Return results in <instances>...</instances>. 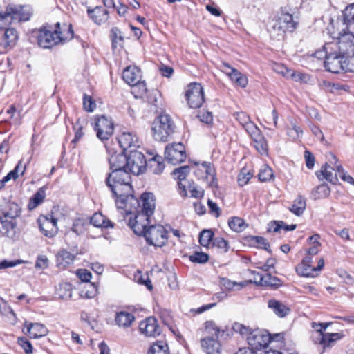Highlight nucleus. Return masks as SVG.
Returning <instances> with one entry per match:
<instances>
[{"instance_id": "obj_3", "label": "nucleus", "mask_w": 354, "mask_h": 354, "mask_svg": "<svg viewBox=\"0 0 354 354\" xmlns=\"http://www.w3.org/2000/svg\"><path fill=\"white\" fill-rule=\"evenodd\" d=\"M123 175H118L116 178L111 177L109 173L106 178V184L111 189L114 197L116 198L115 203L118 209L127 208L126 202L138 204V199L133 194V189L131 184V178L129 174V180H124Z\"/></svg>"}, {"instance_id": "obj_36", "label": "nucleus", "mask_w": 354, "mask_h": 354, "mask_svg": "<svg viewBox=\"0 0 354 354\" xmlns=\"http://www.w3.org/2000/svg\"><path fill=\"white\" fill-rule=\"evenodd\" d=\"M249 281L240 283L232 281L227 278H221L220 284L227 290H239L248 284Z\"/></svg>"}, {"instance_id": "obj_28", "label": "nucleus", "mask_w": 354, "mask_h": 354, "mask_svg": "<svg viewBox=\"0 0 354 354\" xmlns=\"http://www.w3.org/2000/svg\"><path fill=\"white\" fill-rule=\"evenodd\" d=\"M201 346L207 354H221V345L214 337H207L202 339Z\"/></svg>"}, {"instance_id": "obj_64", "label": "nucleus", "mask_w": 354, "mask_h": 354, "mask_svg": "<svg viewBox=\"0 0 354 354\" xmlns=\"http://www.w3.org/2000/svg\"><path fill=\"white\" fill-rule=\"evenodd\" d=\"M76 274L77 277L83 282H88L91 279V273L85 269L78 270Z\"/></svg>"}, {"instance_id": "obj_27", "label": "nucleus", "mask_w": 354, "mask_h": 354, "mask_svg": "<svg viewBox=\"0 0 354 354\" xmlns=\"http://www.w3.org/2000/svg\"><path fill=\"white\" fill-rule=\"evenodd\" d=\"M123 80L129 84H135L141 80V71L135 66H127L122 73Z\"/></svg>"}, {"instance_id": "obj_14", "label": "nucleus", "mask_w": 354, "mask_h": 354, "mask_svg": "<svg viewBox=\"0 0 354 354\" xmlns=\"http://www.w3.org/2000/svg\"><path fill=\"white\" fill-rule=\"evenodd\" d=\"M165 158L172 165L183 162L186 158L184 145L179 142L167 146L165 151Z\"/></svg>"}, {"instance_id": "obj_56", "label": "nucleus", "mask_w": 354, "mask_h": 354, "mask_svg": "<svg viewBox=\"0 0 354 354\" xmlns=\"http://www.w3.org/2000/svg\"><path fill=\"white\" fill-rule=\"evenodd\" d=\"M84 109L88 112H93L96 108V104L91 96L85 95L83 98Z\"/></svg>"}, {"instance_id": "obj_17", "label": "nucleus", "mask_w": 354, "mask_h": 354, "mask_svg": "<svg viewBox=\"0 0 354 354\" xmlns=\"http://www.w3.org/2000/svg\"><path fill=\"white\" fill-rule=\"evenodd\" d=\"M311 263L312 257L306 255L304 258L301 263L296 268L298 274L304 277H314L315 272L319 271L323 268L324 266V261L323 259H319L316 267L312 266Z\"/></svg>"}, {"instance_id": "obj_52", "label": "nucleus", "mask_w": 354, "mask_h": 354, "mask_svg": "<svg viewBox=\"0 0 354 354\" xmlns=\"http://www.w3.org/2000/svg\"><path fill=\"white\" fill-rule=\"evenodd\" d=\"M254 147L259 151V153H260L262 155L267 154L268 146L264 137L261 138L259 140L254 141Z\"/></svg>"}, {"instance_id": "obj_12", "label": "nucleus", "mask_w": 354, "mask_h": 354, "mask_svg": "<svg viewBox=\"0 0 354 354\" xmlns=\"http://www.w3.org/2000/svg\"><path fill=\"white\" fill-rule=\"evenodd\" d=\"M185 97L191 108L200 107L204 102V93L202 86L198 83L190 84L187 86Z\"/></svg>"}, {"instance_id": "obj_46", "label": "nucleus", "mask_w": 354, "mask_h": 354, "mask_svg": "<svg viewBox=\"0 0 354 354\" xmlns=\"http://www.w3.org/2000/svg\"><path fill=\"white\" fill-rule=\"evenodd\" d=\"M344 22L346 25L354 24V3L347 6L343 12Z\"/></svg>"}, {"instance_id": "obj_21", "label": "nucleus", "mask_w": 354, "mask_h": 354, "mask_svg": "<svg viewBox=\"0 0 354 354\" xmlns=\"http://www.w3.org/2000/svg\"><path fill=\"white\" fill-rule=\"evenodd\" d=\"M139 328L142 334L148 337H156L160 333V328L154 317H149L142 321Z\"/></svg>"}, {"instance_id": "obj_8", "label": "nucleus", "mask_w": 354, "mask_h": 354, "mask_svg": "<svg viewBox=\"0 0 354 354\" xmlns=\"http://www.w3.org/2000/svg\"><path fill=\"white\" fill-rule=\"evenodd\" d=\"M147 243L156 247H162L167 241V231L161 225H152L142 234Z\"/></svg>"}, {"instance_id": "obj_9", "label": "nucleus", "mask_w": 354, "mask_h": 354, "mask_svg": "<svg viewBox=\"0 0 354 354\" xmlns=\"http://www.w3.org/2000/svg\"><path fill=\"white\" fill-rule=\"evenodd\" d=\"M126 171L130 174L139 175L146 169L147 161L142 153L135 149H131L127 155Z\"/></svg>"}, {"instance_id": "obj_43", "label": "nucleus", "mask_w": 354, "mask_h": 354, "mask_svg": "<svg viewBox=\"0 0 354 354\" xmlns=\"http://www.w3.org/2000/svg\"><path fill=\"white\" fill-rule=\"evenodd\" d=\"M233 115L245 130L248 129L249 124H254V122L251 121L250 116L245 112H236Z\"/></svg>"}, {"instance_id": "obj_58", "label": "nucleus", "mask_w": 354, "mask_h": 354, "mask_svg": "<svg viewBox=\"0 0 354 354\" xmlns=\"http://www.w3.org/2000/svg\"><path fill=\"white\" fill-rule=\"evenodd\" d=\"M18 344L24 350L26 353L30 354L32 353V346L26 337H19Z\"/></svg>"}, {"instance_id": "obj_11", "label": "nucleus", "mask_w": 354, "mask_h": 354, "mask_svg": "<svg viewBox=\"0 0 354 354\" xmlns=\"http://www.w3.org/2000/svg\"><path fill=\"white\" fill-rule=\"evenodd\" d=\"M127 154L123 153H112L109 158V168L111 170V177L116 178L123 175V181L129 180V173L125 170L127 165Z\"/></svg>"}, {"instance_id": "obj_10", "label": "nucleus", "mask_w": 354, "mask_h": 354, "mask_svg": "<svg viewBox=\"0 0 354 354\" xmlns=\"http://www.w3.org/2000/svg\"><path fill=\"white\" fill-rule=\"evenodd\" d=\"M138 204L131 203L126 202L127 205V208H123L127 214L132 213V209L129 208V206H133L136 211H140V213L145 214L148 216H151L154 212L155 209V198L151 193H144L142 194L140 199L138 200Z\"/></svg>"}, {"instance_id": "obj_53", "label": "nucleus", "mask_w": 354, "mask_h": 354, "mask_svg": "<svg viewBox=\"0 0 354 354\" xmlns=\"http://www.w3.org/2000/svg\"><path fill=\"white\" fill-rule=\"evenodd\" d=\"M209 259V257L206 253L196 252L189 257V260L194 263H204Z\"/></svg>"}, {"instance_id": "obj_18", "label": "nucleus", "mask_w": 354, "mask_h": 354, "mask_svg": "<svg viewBox=\"0 0 354 354\" xmlns=\"http://www.w3.org/2000/svg\"><path fill=\"white\" fill-rule=\"evenodd\" d=\"M149 216L136 211L133 218L129 221V226L133 232L139 236L142 235L149 224Z\"/></svg>"}, {"instance_id": "obj_42", "label": "nucleus", "mask_w": 354, "mask_h": 354, "mask_svg": "<svg viewBox=\"0 0 354 354\" xmlns=\"http://www.w3.org/2000/svg\"><path fill=\"white\" fill-rule=\"evenodd\" d=\"M57 294L62 299H70L72 297L71 285L68 283H61L57 290Z\"/></svg>"}, {"instance_id": "obj_25", "label": "nucleus", "mask_w": 354, "mask_h": 354, "mask_svg": "<svg viewBox=\"0 0 354 354\" xmlns=\"http://www.w3.org/2000/svg\"><path fill=\"white\" fill-rule=\"evenodd\" d=\"M190 169L188 166H183L178 169H175L173 171V174L176 178L178 182L179 193L181 196L185 197L187 196V190L186 185L183 183V181L185 180L187 175L189 173Z\"/></svg>"}, {"instance_id": "obj_30", "label": "nucleus", "mask_w": 354, "mask_h": 354, "mask_svg": "<svg viewBox=\"0 0 354 354\" xmlns=\"http://www.w3.org/2000/svg\"><path fill=\"white\" fill-rule=\"evenodd\" d=\"M268 306L279 317H285L290 311L288 306L276 299H270L268 301Z\"/></svg>"}, {"instance_id": "obj_55", "label": "nucleus", "mask_w": 354, "mask_h": 354, "mask_svg": "<svg viewBox=\"0 0 354 354\" xmlns=\"http://www.w3.org/2000/svg\"><path fill=\"white\" fill-rule=\"evenodd\" d=\"M168 351V346L166 342L160 341L153 344L148 351V354H153L155 352Z\"/></svg>"}, {"instance_id": "obj_61", "label": "nucleus", "mask_w": 354, "mask_h": 354, "mask_svg": "<svg viewBox=\"0 0 354 354\" xmlns=\"http://www.w3.org/2000/svg\"><path fill=\"white\" fill-rule=\"evenodd\" d=\"M337 171L339 173L340 178L351 185H354V178L350 175L346 174L341 165H336Z\"/></svg>"}, {"instance_id": "obj_29", "label": "nucleus", "mask_w": 354, "mask_h": 354, "mask_svg": "<svg viewBox=\"0 0 354 354\" xmlns=\"http://www.w3.org/2000/svg\"><path fill=\"white\" fill-rule=\"evenodd\" d=\"M90 17L97 24H104L109 19V12L106 9L101 6H96L93 10H88Z\"/></svg>"}, {"instance_id": "obj_41", "label": "nucleus", "mask_w": 354, "mask_h": 354, "mask_svg": "<svg viewBox=\"0 0 354 354\" xmlns=\"http://www.w3.org/2000/svg\"><path fill=\"white\" fill-rule=\"evenodd\" d=\"M26 167V165H22V161L20 160L15 168L5 176V181H9L10 179L15 180L19 175H23Z\"/></svg>"}, {"instance_id": "obj_32", "label": "nucleus", "mask_w": 354, "mask_h": 354, "mask_svg": "<svg viewBox=\"0 0 354 354\" xmlns=\"http://www.w3.org/2000/svg\"><path fill=\"white\" fill-rule=\"evenodd\" d=\"M90 223L96 227H113L111 222L101 213H95L90 218Z\"/></svg>"}, {"instance_id": "obj_37", "label": "nucleus", "mask_w": 354, "mask_h": 354, "mask_svg": "<svg viewBox=\"0 0 354 354\" xmlns=\"http://www.w3.org/2000/svg\"><path fill=\"white\" fill-rule=\"evenodd\" d=\"M149 164L150 169L155 174H161L165 168L162 157L160 156H153L149 160Z\"/></svg>"}, {"instance_id": "obj_51", "label": "nucleus", "mask_w": 354, "mask_h": 354, "mask_svg": "<svg viewBox=\"0 0 354 354\" xmlns=\"http://www.w3.org/2000/svg\"><path fill=\"white\" fill-rule=\"evenodd\" d=\"M280 285V280L272 276L270 274H265L263 275V286H277Z\"/></svg>"}, {"instance_id": "obj_33", "label": "nucleus", "mask_w": 354, "mask_h": 354, "mask_svg": "<svg viewBox=\"0 0 354 354\" xmlns=\"http://www.w3.org/2000/svg\"><path fill=\"white\" fill-rule=\"evenodd\" d=\"M74 256L66 250H61L57 255V266L61 268H65L73 263Z\"/></svg>"}, {"instance_id": "obj_38", "label": "nucleus", "mask_w": 354, "mask_h": 354, "mask_svg": "<svg viewBox=\"0 0 354 354\" xmlns=\"http://www.w3.org/2000/svg\"><path fill=\"white\" fill-rule=\"evenodd\" d=\"M330 194V189L326 183H322L318 185L312 191V196L315 200L326 198Z\"/></svg>"}, {"instance_id": "obj_4", "label": "nucleus", "mask_w": 354, "mask_h": 354, "mask_svg": "<svg viewBox=\"0 0 354 354\" xmlns=\"http://www.w3.org/2000/svg\"><path fill=\"white\" fill-rule=\"evenodd\" d=\"M31 15L32 12L28 6L8 5L6 8L5 12H0V29L6 28L12 22L28 21Z\"/></svg>"}, {"instance_id": "obj_59", "label": "nucleus", "mask_w": 354, "mask_h": 354, "mask_svg": "<svg viewBox=\"0 0 354 354\" xmlns=\"http://www.w3.org/2000/svg\"><path fill=\"white\" fill-rule=\"evenodd\" d=\"M201 166L207 175V178H210L213 180L215 178V170L212 164L209 162H203Z\"/></svg>"}, {"instance_id": "obj_19", "label": "nucleus", "mask_w": 354, "mask_h": 354, "mask_svg": "<svg viewBox=\"0 0 354 354\" xmlns=\"http://www.w3.org/2000/svg\"><path fill=\"white\" fill-rule=\"evenodd\" d=\"M343 335L339 333H324L321 332H314L312 338L315 344H320L324 348L330 347L333 344L342 339Z\"/></svg>"}, {"instance_id": "obj_54", "label": "nucleus", "mask_w": 354, "mask_h": 354, "mask_svg": "<svg viewBox=\"0 0 354 354\" xmlns=\"http://www.w3.org/2000/svg\"><path fill=\"white\" fill-rule=\"evenodd\" d=\"M252 174L246 170L243 169L238 176V183L240 186L246 185L252 178Z\"/></svg>"}, {"instance_id": "obj_24", "label": "nucleus", "mask_w": 354, "mask_h": 354, "mask_svg": "<svg viewBox=\"0 0 354 354\" xmlns=\"http://www.w3.org/2000/svg\"><path fill=\"white\" fill-rule=\"evenodd\" d=\"M25 325L27 327L26 334L29 335L30 338H39L46 336L48 333V328L42 324L39 323H28L25 322Z\"/></svg>"}, {"instance_id": "obj_49", "label": "nucleus", "mask_w": 354, "mask_h": 354, "mask_svg": "<svg viewBox=\"0 0 354 354\" xmlns=\"http://www.w3.org/2000/svg\"><path fill=\"white\" fill-rule=\"evenodd\" d=\"M86 222L82 218H76L72 225L71 231L77 235L82 234L85 230Z\"/></svg>"}, {"instance_id": "obj_31", "label": "nucleus", "mask_w": 354, "mask_h": 354, "mask_svg": "<svg viewBox=\"0 0 354 354\" xmlns=\"http://www.w3.org/2000/svg\"><path fill=\"white\" fill-rule=\"evenodd\" d=\"M134 316L127 311H120L116 313L115 322L119 327L128 328L134 321Z\"/></svg>"}, {"instance_id": "obj_57", "label": "nucleus", "mask_w": 354, "mask_h": 354, "mask_svg": "<svg viewBox=\"0 0 354 354\" xmlns=\"http://www.w3.org/2000/svg\"><path fill=\"white\" fill-rule=\"evenodd\" d=\"M272 226L274 232H279L281 229H283L285 231H291L296 228V225H286L282 221H274Z\"/></svg>"}, {"instance_id": "obj_2", "label": "nucleus", "mask_w": 354, "mask_h": 354, "mask_svg": "<svg viewBox=\"0 0 354 354\" xmlns=\"http://www.w3.org/2000/svg\"><path fill=\"white\" fill-rule=\"evenodd\" d=\"M21 209L15 203H8L2 209L1 233L11 239H18L22 227Z\"/></svg>"}, {"instance_id": "obj_13", "label": "nucleus", "mask_w": 354, "mask_h": 354, "mask_svg": "<svg viewBox=\"0 0 354 354\" xmlns=\"http://www.w3.org/2000/svg\"><path fill=\"white\" fill-rule=\"evenodd\" d=\"M95 120V129L97 132V137L101 140H108L114 131L112 120L104 115L98 116Z\"/></svg>"}, {"instance_id": "obj_6", "label": "nucleus", "mask_w": 354, "mask_h": 354, "mask_svg": "<svg viewBox=\"0 0 354 354\" xmlns=\"http://www.w3.org/2000/svg\"><path fill=\"white\" fill-rule=\"evenodd\" d=\"M332 37L335 39L330 42L326 43L330 47L341 54L343 57L349 59L354 57V35L351 32L331 33Z\"/></svg>"}, {"instance_id": "obj_44", "label": "nucleus", "mask_w": 354, "mask_h": 354, "mask_svg": "<svg viewBox=\"0 0 354 354\" xmlns=\"http://www.w3.org/2000/svg\"><path fill=\"white\" fill-rule=\"evenodd\" d=\"M132 87L131 93L136 97H142L147 92L146 83L141 80L135 84H130Z\"/></svg>"}, {"instance_id": "obj_60", "label": "nucleus", "mask_w": 354, "mask_h": 354, "mask_svg": "<svg viewBox=\"0 0 354 354\" xmlns=\"http://www.w3.org/2000/svg\"><path fill=\"white\" fill-rule=\"evenodd\" d=\"M16 112L17 109L15 105L13 104H12L7 110V113L10 115V118L13 120L14 124L16 126H19L21 124V116L19 113L17 114V116L15 117Z\"/></svg>"}, {"instance_id": "obj_35", "label": "nucleus", "mask_w": 354, "mask_h": 354, "mask_svg": "<svg viewBox=\"0 0 354 354\" xmlns=\"http://www.w3.org/2000/svg\"><path fill=\"white\" fill-rule=\"evenodd\" d=\"M205 333L212 337L218 339L222 337L224 333V330L221 329L213 321H207L205 324Z\"/></svg>"}, {"instance_id": "obj_26", "label": "nucleus", "mask_w": 354, "mask_h": 354, "mask_svg": "<svg viewBox=\"0 0 354 354\" xmlns=\"http://www.w3.org/2000/svg\"><path fill=\"white\" fill-rule=\"evenodd\" d=\"M334 170L335 168L326 162L319 171L316 172V175L319 180L326 179L332 184H336L338 178L337 173H333Z\"/></svg>"}, {"instance_id": "obj_5", "label": "nucleus", "mask_w": 354, "mask_h": 354, "mask_svg": "<svg viewBox=\"0 0 354 354\" xmlns=\"http://www.w3.org/2000/svg\"><path fill=\"white\" fill-rule=\"evenodd\" d=\"M175 124L167 114H161L156 118L151 124L153 138L157 141L166 142L174 133Z\"/></svg>"}, {"instance_id": "obj_34", "label": "nucleus", "mask_w": 354, "mask_h": 354, "mask_svg": "<svg viewBox=\"0 0 354 354\" xmlns=\"http://www.w3.org/2000/svg\"><path fill=\"white\" fill-rule=\"evenodd\" d=\"M306 207V200L304 197L299 196L289 207L290 212L297 216H301Z\"/></svg>"}, {"instance_id": "obj_15", "label": "nucleus", "mask_w": 354, "mask_h": 354, "mask_svg": "<svg viewBox=\"0 0 354 354\" xmlns=\"http://www.w3.org/2000/svg\"><path fill=\"white\" fill-rule=\"evenodd\" d=\"M248 344L254 349H260L266 347L270 342V335L267 331L254 330L247 337Z\"/></svg>"}, {"instance_id": "obj_48", "label": "nucleus", "mask_w": 354, "mask_h": 354, "mask_svg": "<svg viewBox=\"0 0 354 354\" xmlns=\"http://www.w3.org/2000/svg\"><path fill=\"white\" fill-rule=\"evenodd\" d=\"M245 131L252 139L253 142L263 137L261 130L254 123L253 124H249V127H248Z\"/></svg>"}, {"instance_id": "obj_45", "label": "nucleus", "mask_w": 354, "mask_h": 354, "mask_svg": "<svg viewBox=\"0 0 354 354\" xmlns=\"http://www.w3.org/2000/svg\"><path fill=\"white\" fill-rule=\"evenodd\" d=\"M213 232L211 230H203L199 235V243L203 247H207L213 239Z\"/></svg>"}, {"instance_id": "obj_39", "label": "nucleus", "mask_w": 354, "mask_h": 354, "mask_svg": "<svg viewBox=\"0 0 354 354\" xmlns=\"http://www.w3.org/2000/svg\"><path fill=\"white\" fill-rule=\"evenodd\" d=\"M230 229L236 232H243L248 226L245 221L240 217L234 216L228 221Z\"/></svg>"}, {"instance_id": "obj_23", "label": "nucleus", "mask_w": 354, "mask_h": 354, "mask_svg": "<svg viewBox=\"0 0 354 354\" xmlns=\"http://www.w3.org/2000/svg\"><path fill=\"white\" fill-rule=\"evenodd\" d=\"M120 146L124 151L139 147L140 142L137 136L133 132H123L118 138Z\"/></svg>"}, {"instance_id": "obj_62", "label": "nucleus", "mask_w": 354, "mask_h": 354, "mask_svg": "<svg viewBox=\"0 0 354 354\" xmlns=\"http://www.w3.org/2000/svg\"><path fill=\"white\" fill-rule=\"evenodd\" d=\"M48 266V259L45 255H39L38 256L36 263H35V268H39V269H46Z\"/></svg>"}, {"instance_id": "obj_50", "label": "nucleus", "mask_w": 354, "mask_h": 354, "mask_svg": "<svg viewBox=\"0 0 354 354\" xmlns=\"http://www.w3.org/2000/svg\"><path fill=\"white\" fill-rule=\"evenodd\" d=\"M259 179L262 181H268L270 180L273 176V172L270 167L268 166H263V168L261 169L259 174Z\"/></svg>"}, {"instance_id": "obj_20", "label": "nucleus", "mask_w": 354, "mask_h": 354, "mask_svg": "<svg viewBox=\"0 0 354 354\" xmlns=\"http://www.w3.org/2000/svg\"><path fill=\"white\" fill-rule=\"evenodd\" d=\"M38 222L40 230L46 236L53 237L57 234L58 228L56 218L52 216H41L39 218Z\"/></svg>"}, {"instance_id": "obj_1", "label": "nucleus", "mask_w": 354, "mask_h": 354, "mask_svg": "<svg viewBox=\"0 0 354 354\" xmlns=\"http://www.w3.org/2000/svg\"><path fill=\"white\" fill-rule=\"evenodd\" d=\"M37 42L44 48H50L57 44H63L73 38V30L71 25L59 22L54 26L46 24L37 33Z\"/></svg>"}, {"instance_id": "obj_7", "label": "nucleus", "mask_w": 354, "mask_h": 354, "mask_svg": "<svg viewBox=\"0 0 354 354\" xmlns=\"http://www.w3.org/2000/svg\"><path fill=\"white\" fill-rule=\"evenodd\" d=\"M348 60L335 50L333 47L325 44L324 66L328 71L338 73L342 71H350Z\"/></svg>"}, {"instance_id": "obj_63", "label": "nucleus", "mask_w": 354, "mask_h": 354, "mask_svg": "<svg viewBox=\"0 0 354 354\" xmlns=\"http://www.w3.org/2000/svg\"><path fill=\"white\" fill-rule=\"evenodd\" d=\"M233 330L243 336L245 335L246 337L250 333V329L248 327L239 323H235L233 325Z\"/></svg>"}, {"instance_id": "obj_47", "label": "nucleus", "mask_w": 354, "mask_h": 354, "mask_svg": "<svg viewBox=\"0 0 354 354\" xmlns=\"http://www.w3.org/2000/svg\"><path fill=\"white\" fill-rule=\"evenodd\" d=\"M46 196V188L42 187L38 189V191L35 194L32 198V203L33 205L30 209L36 207L39 204L41 203Z\"/></svg>"}, {"instance_id": "obj_40", "label": "nucleus", "mask_w": 354, "mask_h": 354, "mask_svg": "<svg viewBox=\"0 0 354 354\" xmlns=\"http://www.w3.org/2000/svg\"><path fill=\"white\" fill-rule=\"evenodd\" d=\"M231 80L234 81L236 85L244 88L248 84V79L245 75L241 74L236 69L231 70L230 74L228 76Z\"/></svg>"}, {"instance_id": "obj_16", "label": "nucleus", "mask_w": 354, "mask_h": 354, "mask_svg": "<svg viewBox=\"0 0 354 354\" xmlns=\"http://www.w3.org/2000/svg\"><path fill=\"white\" fill-rule=\"evenodd\" d=\"M296 24L297 23L293 20V17L291 14L281 10L274 21L272 28L274 30L282 32L286 31L292 32L295 29Z\"/></svg>"}, {"instance_id": "obj_22", "label": "nucleus", "mask_w": 354, "mask_h": 354, "mask_svg": "<svg viewBox=\"0 0 354 354\" xmlns=\"http://www.w3.org/2000/svg\"><path fill=\"white\" fill-rule=\"evenodd\" d=\"M17 39V31L13 28H6L0 42V50L6 52L10 50L16 45Z\"/></svg>"}]
</instances>
